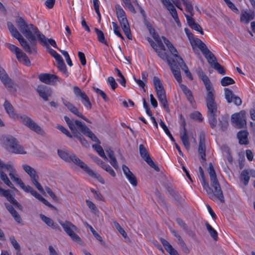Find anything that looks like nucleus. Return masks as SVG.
Instances as JSON below:
<instances>
[{
  "label": "nucleus",
  "instance_id": "1",
  "mask_svg": "<svg viewBox=\"0 0 255 255\" xmlns=\"http://www.w3.org/2000/svg\"><path fill=\"white\" fill-rule=\"evenodd\" d=\"M16 23L21 33L30 42L29 44L22 36L11 22H7V26L11 35L17 39L24 50L29 54H36V38L40 43L46 44V37L38 30V28L31 23H28L21 17H18Z\"/></svg>",
  "mask_w": 255,
  "mask_h": 255
},
{
  "label": "nucleus",
  "instance_id": "2",
  "mask_svg": "<svg viewBox=\"0 0 255 255\" xmlns=\"http://www.w3.org/2000/svg\"><path fill=\"white\" fill-rule=\"evenodd\" d=\"M200 177L199 179L203 186V189L206 191L210 199L215 200H219L221 203L225 202L224 197L219 181L217 179L216 174L212 165L210 162L209 167L208 169V172L210 175L211 185L214 190H212L210 187L208 181L206 180L204 173L201 166L199 168Z\"/></svg>",
  "mask_w": 255,
  "mask_h": 255
},
{
  "label": "nucleus",
  "instance_id": "3",
  "mask_svg": "<svg viewBox=\"0 0 255 255\" xmlns=\"http://www.w3.org/2000/svg\"><path fill=\"white\" fill-rule=\"evenodd\" d=\"M3 107L6 113L10 118L14 120H18L24 126L37 134L45 136L46 133L44 130L29 117L24 114H16L14 112L13 106L7 100L4 101Z\"/></svg>",
  "mask_w": 255,
  "mask_h": 255
},
{
  "label": "nucleus",
  "instance_id": "4",
  "mask_svg": "<svg viewBox=\"0 0 255 255\" xmlns=\"http://www.w3.org/2000/svg\"><path fill=\"white\" fill-rule=\"evenodd\" d=\"M1 142L5 149L9 152L16 154L26 153L23 148L18 144L16 139L11 135H7L2 136Z\"/></svg>",
  "mask_w": 255,
  "mask_h": 255
},
{
  "label": "nucleus",
  "instance_id": "5",
  "mask_svg": "<svg viewBox=\"0 0 255 255\" xmlns=\"http://www.w3.org/2000/svg\"><path fill=\"white\" fill-rule=\"evenodd\" d=\"M57 153L59 157L66 162L72 161L81 168L85 164L70 150L58 149Z\"/></svg>",
  "mask_w": 255,
  "mask_h": 255
},
{
  "label": "nucleus",
  "instance_id": "6",
  "mask_svg": "<svg viewBox=\"0 0 255 255\" xmlns=\"http://www.w3.org/2000/svg\"><path fill=\"white\" fill-rule=\"evenodd\" d=\"M208 109L207 117L210 126L212 128H214L217 124V117L220 113L218 111L217 105L215 102L206 103Z\"/></svg>",
  "mask_w": 255,
  "mask_h": 255
},
{
  "label": "nucleus",
  "instance_id": "7",
  "mask_svg": "<svg viewBox=\"0 0 255 255\" xmlns=\"http://www.w3.org/2000/svg\"><path fill=\"white\" fill-rule=\"evenodd\" d=\"M59 223L62 227L64 231L70 237L73 241L80 244H82V242L81 238L74 232V231L77 229L76 226L68 221H65V222L59 221Z\"/></svg>",
  "mask_w": 255,
  "mask_h": 255
},
{
  "label": "nucleus",
  "instance_id": "8",
  "mask_svg": "<svg viewBox=\"0 0 255 255\" xmlns=\"http://www.w3.org/2000/svg\"><path fill=\"white\" fill-rule=\"evenodd\" d=\"M23 169L24 171L30 176V179L32 183L34 185L35 187L41 193L44 192V190L38 182L39 176L37 175L36 170L27 164L22 165Z\"/></svg>",
  "mask_w": 255,
  "mask_h": 255
},
{
  "label": "nucleus",
  "instance_id": "9",
  "mask_svg": "<svg viewBox=\"0 0 255 255\" xmlns=\"http://www.w3.org/2000/svg\"><path fill=\"white\" fill-rule=\"evenodd\" d=\"M64 119L68 125L69 128L72 132L73 134V137H76L79 141L84 146H87L88 144V142L87 140L84 138L83 135L78 131L77 127L75 124V120L74 121L72 119H70L67 116H65Z\"/></svg>",
  "mask_w": 255,
  "mask_h": 255
},
{
  "label": "nucleus",
  "instance_id": "10",
  "mask_svg": "<svg viewBox=\"0 0 255 255\" xmlns=\"http://www.w3.org/2000/svg\"><path fill=\"white\" fill-rule=\"evenodd\" d=\"M231 120L234 126L238 128H244L247 125L246 112L241 111L239 113L232 115Z\"/></svg>",
  "mask_w": 255,
  "mask_h": 255
},
{
  "label": "nucleus",
  "instance_id": "11",
  "mask_svg": "<svg viewBox=\"0 0 255 255\" xmlns=\"http://www.w3.org/2000/svg\"><path fill=\"white\" fill-rule=\"evenodd\" d=\"M75 124L77 128L80 131L86 136L89 137L92 141L99 144L100 143V140L95 135L94 133L88 128L86 125L79 120H75Z\"/></svg>",
  "mask_w": 255,
  "mask_h": 255
},
{
  "label": "nucleus",
  "instance_id": "12",
  "mask_svg": "<svg viewBox=\"0 0 255 255\" xmlns=\"http://www.w3.org/2000/svg\"><path fill=\"white\" fill-rule=\"evenodd\" d=\"M38 79L41 82L48 85H54L57 81H62V79L57 76L49 73L40 74L38 75Z\"/></svg>",
  "mask_w": 255,
  "mask_h": 255
},
{
  "label": "nucleus",
  "instance_id": "13",
  "mask_svg": "<svg viewBox=\"0 0 255 255\" xmlns=\"http://www.w3.org/2000/svg\"><path fill=\"white\" fill-rule=\"evenodd\" d=\"M175 5L179 9L183 11L181 6V2L185 6L186 10L189 13L191 16L194 14L193 6L190 0H171Z\"/></svg>",
  "mask_w": 255,
  "mask_h": 255
},
{
  "label": "nucleus",
  "instance_id": "14",
  "mask_svg": "<svg viewBox=\"0 0 255 255\" xmlns=\"http://www.w3.org/2000/svg\"><path fill=\"white\" fill-rule=\"evenodd\" d=\"M163 4L169 10L170 14L174 19L178 26H180L181 23L179 19L177 11L169 0H160Z\"/></svg>",
  "mask_w": 255,
  "mask_h": 255
},
{
  "label": "nucleus",
  "instance_id": "15",
  "mask_svg": "<svg viewBox=\"0 0 255 255\" xmlns=\"http://www.w3.org/2000/svg\"><path fill=\"white\" fill-rule=\"evenodd\" d=\"M224 91L225 98L228 103L233 102L235 105L238 106L242 104V101L241 99L239 97L236 96L231 90L229 88H225Z\"/></svg>",
  "mask_w": 255,
  "mask_h": 255
},
{
  "label": "nucleus",
  "instance_id": "16",
  "mask_svg": "<svg viewBox=\"0 0 255 255\" xmlns=\"http://www.w3.org/2000/svg\"><path fill=\"white\" fill-rule=\"evenodd\" d=\"M63 104L67 108V109L73 114L77 117L82 119L86 122L91 123V122L83 114L79 112L77 108H76L73 104L67 100L62 99Z\"/></svg>",
  "mask_w": 255,
  "mask_h": 255
},
{
  "label": "nucleus",
  "instance_id": "17",
  "mask_svg": "<svg viewBox=\"0 0 255 255\" xmlns=\"http://www.w3.org/2000/svg\"><path fill=\"white\" fill-rule=\"evenodd\" d=\"M36 91L39 96L45 101H48L49 97H50L52 94V91L50 88L43 85L38 86Z\"/></svg>",
  "mask_w": 255,
  "mask_h": 255
},
{
  "label": "nucleus",
  "instance_id": "18",
  "mask_svg": "<svg viewBox=\"0 0 255 255\" xmlns=\"http://www.w3.org/2000/svg\"><path fill=\"white\" fill-rule=\"evenodd\" d=\"M175 61L174 59H173L172 61H168V64L170 68L174 77L180 85L181 84V83L182 82V78L180 69L179 67H178V66L175 64Z\"/></svg>",
  "mask_w": 255,
  "mask_h": 255
},
{
  "label": "nucleus",
  "instance_id": "19",
  "mask_svg": "<svg viewBox=\"0 0 255 255\" xmlns=\"http://www.w3.org/2000/svg\"><path fill=\"white\" fill-rule=\"evenodd\" d=\"M0 80L2 83L7 88H12L13 81L9 77L5 70L0 67Z\"/></svg>",
  "mask_w": 255,
  "mask_h": 255
},
{
  "label": "nucleus",
  "instance_id": "20",
  "mask_svg": "<svg viewBox=\"0 0 255 255\" xmlns=\"http://www.w3.org/2000/svg\"><path fill=\"white\" fill-rule=\"evenodd\" d=\"M122 169L126 178L128 179L130 184L132 186H136L137 185V181L135 176L130 171L128 166L123 165Z\"/></svg>",
  "mask_w": 255,
  "mask_h": 255
},
{
  "label": "nucleus",
  "instance_id": "21",
  "mask_svg": "<svg viewBox=\"0 0 255 255\" xmlns=\"http://www.w3.org/2000/svg\"><path fill=\"white\" fill-rule=\"evenodd\" d=\"M185 16L186 18L187 21L189 26L193 29L198 31L201 34H204V31L201 26L195 20L190 16L188 14H185Z\"/></svg>",
  "mask_w": 255,
  "mask_h": 255
},
{
  "label": "nucleus",
  "instance_id": "22",
  "mask_svg": "<svg viewBox=\"0 0 255 255\" xmlns=\"http://www.w3.org/2000/svg\"><path fill=\"white\" fill-rule=\"evenodd\" d=\"M198 153L201 156L202 161H201L202 164L205 162L206 160V153H205V138L204 136H200V141L198 146Z\"/></svg>",
  "mask_w": 255,
  "mask_h": 255
},
{
  "label": "nucleus",
  "instance_id": "23",
  "mask_svg": "<svg viewBox=\"0 0 255 255\" xmlns=\"http://www.w3.org/2000/svg\"><path fill=\"white\" fill-rule=\"evenodd\" d=\"M255 15V12L253 11L250 10L244 11L241 14V21L247 24L250 20L254 18Z\"/></svg>",
  "mask_w": 255,
  "mask_h": 255
},
{
  "label": "nucleus",
  "instance_id": "24",
  "mask_svg": "<svg viewBox=\"0 0 255 255\" xmlns=\"http://www.w3.org/2000/svg\"><path fill=\"white\" fill-rule=\"evenodd\" d=\"M180 137L185 147L187 150H189L190 147V144L189 142V137L188 136L187 130L186 127H183L182 131H180Z\"/></svg>",
  "mask_w": 255,
  "mask_h": 255
},
{
  "label": "nucleus",
  "instance_id": "25",
  "mask_svg": "<svg viewBox=\"0 0 255 255\" xmlns=\"http://www.w3.org/2000/svg\"><path fill=\"white\" fill-rule=\"evenodd\" d=\"M82 169L89 176L96 178L102 184H105L104 180L102 176L99 174L97 175L86 163Z\"/></svg>",
  "mask_w": 255,
  "mask_h": 255
},
{
  "label": "nucleus",
  "instance_id": "26",
  "mask_svg": "<svg viewBox=\"0 0 255 255\" xmlns=\"http://www.w3.org/2000/svg\"><path fill=\"white\" fill-rule=\"evenodd\" d=\"M178 225L180 226L184 232L190 237H193L195 235L194 232L191 230L185 223V222L180 218H177L176 220Z\"/></svg>",
  "mask_w": 255,
  "mask_h": 255
},
{
  "label": "nucleus",
  "instance_id": "27",
  "mask_svg": "<svg viewBox=\"0 0 255 255\" xmlns=\"http://www.w3.org/2000/svg\"><path fill=\"white\" fill-rule=\"evenodd\" d=\"M190 43L193 49H194L195 46H197L200 49L202 53H203L207 49H208L206 44L199 38H194L191 41Z\"/></svg>",
  "mask_w": 255,
  "mask_h": 255
},
{
  "label": "nucleus",
  "instance_id": "28",
  "mask_svg": "<svg viewBox=\"0 0 255 255\" xmlns=\"http://www.w3.org/2000/svg\"><path fill=\"white\" fill-rule=\"evenodd\" d=\"M249 133L247 130H241L237 133V137L240 144H248L249 143L248 136Z\"/></svg>",
  "mask_w": 255,
  "mask_h": 255
},
{
  "label": "nucleus",
  "instance_id": "29",
  "mask_svg": "<svg viewBox=\"0 0 255 255\" xmlns=\"http://www.w3.org/2000/svg\"><path fill=\"white\" fill-rule=\"evenodd\" d=\"M180 88L183 91V93L186 95V98L188 101L191 103L192 104L195 102L192 93L190 90L188 88V87L183 85L180 84Z\"/></svg>",
  "mask_w": 255,
  "mask_h": 255
},
{
  "label": "nucleus",
  "instance_id": "30",
  "mask_svg": "<svg viewBox=\"0 0 255 255\" xmlns=\"http://www.w3.org/2000/svg\"><path fill=\"white\" fill-rule=\"evenodd\" d=\"M203 54L205 57L207 59L209 64L212 67V65L214 62H217V59L215 56L214 54L209 50V49H207L206 50L203 52Z\"/></svg>",
  "mask_w": 255,
  "mask_h": 255
},
{
  "label": "nucleus",
  "instance_id": "31",
  "mask_svg": "<svg viewBox=\"0 0 255 255\" xmlns=\"http://www.w3.org/2000/svg\"><path fill=\"white\" fill-rule=\"evenodd\" d=\"M139 151L141 157L146 162V161H148L151 159L149 153L144 145L140 144L139 145Z\"/></svg>",
  "mask_w": 255,
  "mask_h": 255
},
{
  "label": "nucleus",
  "instance_id": "32",
  "mask_svg": "<svg viewBox=\"0 0 255 255\" xmlns=\"http://www.w3.org/2000/svg\"><path fill=\"white\" fill-rule=\"evenodd\" d=\"M206 89L207 91L206 97V103L215 102V91L213 86L210 87L209 89L206 88Z\"/></svg>",
  "mask_w": 255,
  "mask_h": 255
},
{
  "label": "nucleus",
  "instance_id": "33",
  "mask_svg": "<svg viewBox=\"0 0 255 255\" xmlns=\"http://www.w3.org/2000/svg\"><path fill=\"white\" fill-rule=\"evenodd\" d=\"M0 177L6 185L15 191L17 190L16 188L14 187L13 184L9 180L7 175L2 170V169H0Z\"/></svg>",
  "mask_w": 255,
  "mask_h": 255
},
{
  "label": "nucleus",
  "instance_id": "34",
  "mask_svg": "<svg viewBox=\"0 0 255 255\" xmlns=\"http://www.w3.org/2000/svg\"><path fill=\"white\" fill-rule=\"evenodd\" d=\"M0 194L4 197L6 200L11 203L15 199L13 196L11 194L9 190H5L0 187Z\"/></svg>",
  "mask_w": 255,
  "mask_h": 255
},
{
  "label": "nucleus",
  "instance_id": "35",
  "mask_svg": "<svg viewBox=\"0 0 255 255\" xmlns=\"http://www.w3.org/2000/svg\"><path fill=\"white\" fill-rule=\"evenodd\" d=\"M11 180L17 184L24 191L26 190L27 186L25 185L21 179L19 178L16 174L13 173L11 176H9Z\"/></svg>",
  "mask_w": 255,
  "mask_h": 255
},
{
  "label": "nucleus",
  "instance_id": "36",
  "mask_svg": "<svg viewBox=\"0 0 255 255\" xmlns=\"http://www.w3.org/2000/svg\"><path fill=\"white\" fill-rule=\"evenodd\" d=\"M229 126L228 118L226 117L222 116L221 119H219V126L222 131L227 130Z\"/></svg>",
  "mask_w": 255,
  "mask_h": 255
},
{
  "label": "nucleus",
  "instance_id": "37",
  "mask_svg": "<svg viewBox=\"0 0 255 255\" xmlns=\"http://www.w3.org/2000/svg\"><path fill=\"white\" fill-rule=\"evenodd\" d=\"M57 66L58 70L65 74L66 77L68 76L69 73L63 59L57 61Z\"/></svg>",
  "mask_w": 255,
  "mask_h": 255
},
{
  "label": "nucleus",
  "instance_id": "38",
  "mask_svg": "<svg viewBox=\"0 0 255 255\" xmlns=\"http://www.w3.org/2000/svg\"><path fill=\"white\" fill-rule=\"evenodd\" d=\"M250 178L249 171L247 169L243 170L241 173L240 178L245 186L248 185Z\"/></svg>",
  "mask_w": 255,
  "mask_h": 255
},
{
  "label": "nucleus",
  "instance_id": "39",
  "mask_svg": "<svg viewBox=\"0 0 255 255\" xmlns=\"http://www.w3.org/2000/svg\"><path fill=\"white\" fill-rule=\"evenodd\" d=\"M73 92L77 97L81 98V101L88 96L84 92L82 91L79 87L76 86L73 87Z\"/></svg>",
  "mask_w": 255,
  "mask_h": 255
},
{
  "label": "nucleus",
  "instance_id": "40",
  "mask_svg": "<svg viewBox=\"0 0 255 255\" xmlns=\"http://www.w3.org/2000/svg\"><path fill=\"white\" fill-rule=\"evenodd\" d=\"M25 192L30 193L32 196L35 197L40 201H41L44 198L40 194H39L36 190H35L31 186L27 185V189Z\"/></svg>",
  "mask_w": 255,
  "mask_h": 255
},
{
  "label": "nucleus",
  "instance_id": "41",
  "mask_svg": "<svg viewBox=\"0 0 255 255\" xmlns=\"http://www.w3.org/2000/svg\"><path fill=\"white\" fill-rule=\"evenodd\" d=\"M94 29L97 34L98 41L103 44L108 45V43L106 40H105V35L103 32H102L101 30H99L97 28H95Z\"/></svg>",
  "mask_w": 255,
  "mask_h": 255
},
{
  "label": "nucleus",
  "instance_id": "42",
  "mask_svg": "<svg viewBox=\"0 0 255 255\" xmlns=\"http://www.w3.org/2000/svg\"><path fill=\"white\" fill-rule=\"evenodd\" d=\"M206 226L210 236L214 240L217 241L218 238L217 231L208 223H206Z\"/></svg>",
  "mask_w": 255,
  "mask_h": 255
},
{
  "label": "nucleus",
  "instance_id": "43",
  "mask_svg": "<svg viewBox=\"0 0 255 255\" xmlns=\"http://www.w3.org/2000/svg\"><path fill=\"white\" fill-rule=\"evenodd\" d=\"M115 9L118 19L123 18L124 17H126V14L125 11L120 4H116L115 5Z\"/></svg>",
  "mask_w": 255,
  "mask_h": 255
},
{
  "label": "nucleus",
  "instance_id": "44",
  "mask_svg": "<svg viewBox=\"0 0 255 255\" xmlns=\"http://www.w3.org/2000/svg\"><path fill=\"white\" fill-rule=\"evenodd\" d=\"M92 147L98 153L100 156L103 157L106 160H108V159L107 157L106 156L104 151L101 146H100V145L94 144L92 145Z\"/></svg>",
  "mask_w": 255,
  "mask_h": 255
},
{
  "label": "nucleus",
  "instance_id": "45",
  "mask_svg": "<svg viewBox=\"0 0 255 255\" xmlns=\"http://www.w3.org/2000/svg\"><path fill=\"white\" fill-rule=\"evenodd\" d=\"M159 125L161 126V127L163 128L165 133L170 137L171 141H173V142H175L174 138L172 136L171 133H170V131L169 130L167 126L165 125L164 122L162 121L161 120H160Z\"/></svg>",
  "mask_w": 255,
  "mask_h": 255
},
{
  "label": "nucleus",
  "instance_id": "46",
  "mask_svg": "<svg viewBox=\"0 0 255 255\" xmlns=\"http://www.w3.org/2000/svg\"><path fill=\"white\" fill-rule=\"evenodd\" d=\"M235 83V81L229 77H224L221 80V84L223 86H227Z\"/></svg>",
  "mask_w": 255,
  "mask_h": 255
},
{
  "label": "nucleus",
  "instance_id": "47",
  "mask_svg": "<svg viewBox=\"0 0 255 255\" xmlns=\"http://www.w3.org/2000/svg\"><path fill=\"white\" fill-rule=\"evenodd\" d=\"M153 84L155 90L164 88L161 80L157 77H153Z\"/></svg>",
  "mask_w": 255,
  "mask_h": 255
},
{
  "label": "nucleus",
  "instance_id": "48",
  "mask_svg": "<svg viewBox=\"0 0 255 255\" xmlns=\"http://www.w3.org/2000/svg\"><path fill=\"white\" fill-rule=\"evenodd\" d=\"M118 20L123 30L130 28L127 17H124Z\"/></svg>",
  "mask_w": 255,
  "mask_h": 255
},
{
  "label": "nucleus",
  "instance_id": "49",
  "mask_svg": "<svg viewBox=\"0 0 255 255\" xmlns=\"http://www.w3.org/2000/svg\"><path fill=\"white\" fill-rule=\"evenodd\" d=\"M212 67L216 70L218 72L223 75L226 74V72L223 66L220 64L218 62H214L212 65Z\"/></svg>",
  "mask_w": 255,
  "mask_h": 255
},
{
  "label": "nucleus",
  "instance_id": "50",
  "mask_svg": "<svg viewBox=\"0 0 255 255\" xmlns=\"http://www.w3.org/2000/svg\"><path fill=\"white\" fill-rule=\"evenodd\" d=\"M56 128L59 129L60 131H61L63 133L66 135L68 137L70 138H72L73 137V135H72L70 132L63 126L57 124L56 126Z\"/></svg>",
  "mask_w": 255,
  "mask_h": 255
},
{
  "label": "nucleus",
  "instance_id": "51",
  "mask_svg": "<svg viewBox=\"0 0 255 255\" xmlns=\"http://www.w3.org/2000/svg\"><path fill=\"white\" fill-rule=\"evenodd\" d=\"M113 29H114V32L116 35H117L118 36L120 37L122 40H124V37L122 35V34L121 33L119 25L118 24L115 22H112Z\"/></svg>",
  "mask_w": 255,
  "mask_h": 255
},
{
  "label": "nucleus",
  "instance_id": "52",
  "mask_svg": "<svg viewBox=\"0 0 255 255\" xmlns=\"http://www.w3.org/2000/svg\"><path fill=\"white\" fill-rule=\"evenodd\" d=\"M114 225L116 228L119 231V232L122 235L124 238L128 237L127 234L124 229L121 226V225L117 222H114Z\"/></svg>",
  "mask_w": 255,
  "mask_h": 255
},
{
  "label": "nucleus",
  "instance_id": "53",
  "mask_svg": "<svg viewBox=\"0 0 255 255\" xmlns=\"http://www.w3.org/2000/svg\"><path fill=\"white\" fill-rule=\"evenodd\" d=\"M160 242L164 247L165 250L168 252L173 249L172 246L169 243V242L164 239L161 238Z\"/></svg>",
  "mask_w": 255,
  "mask_h": 255
},
{
  "label": "nucleus",
  "instance_id": "54",
  "mask_svg": "<svg viewBox=\"0 0 255 255\" xmlns=\"http://www.w3.org/2000/svg\"><path fill=\"white\" fill-rule=\"evenodd\" d=\"M102 168L108 172L112 176H116L115 172L109 165L105 164V165H102Z\"/></svg>",
  "mask_w": 255,
  "mask_h": 255
},
{
  "label": "nucleus",
  "instance_id": "55",
  "mask_svg": "<svg viewBox=\"0 0 255 255\" xmlns=\"http://www.w3.org/2000/svg\"><path fill=\"white\" fill-rule=\"evenodd\" d=\"M2 168L5 169L9 172V176H11L13 173H15V170L13 166L9 164H5L4 163V165L2 166Z\"/></svg>",
  "mask_w": 255,
  "mask_h": 255
},
{
  "label": "nucleus",
  "instance_id": "56",
  "mask_svg": "<svg viewBox=\"0 0 255 255\" xmlns=\"http://www.w3.org/2000/svg\"><path fill=\"white\" fill-rule=\"evenodd\" d=\"M48 52L55 59L56 61H59L60 60L63 59L62 57L57 53L56 51L52 49V48H48Z\"/></svg>",
  "mask_w": 255,
  "mask_h": 255
},
{
  "label": "nucleus",
  "instance_id": "57",
  "mask_svg": "<svg viewBox=\"0 0 255 255\" xmlns=\"http://www.w3.org/2000/svg\"><path fill=\"white\" fill-rule=\"evenodd\" d=\"M10 241L14 248L17 251V252L20 251V247L19 244L17 242L13 236L10 237L9 238Z\"/></svg>",
  "mask_w": 255,
  "mask_h": 255
},
{
  "label": "nucleus",
  "instance_id": "58",
  "mask_svg": "<svg viewBox=\"0 0 255 255\" xmlns=\"http://www.w3.org/2000/svg\"><path fill=\"white\" fill-rule=\"evenodd\" d=\"M59 51L63 55V56L65 57L67 63L68 65L70 66H71L72 65V62L70 59V57L68 53L64 50H62L61 49H59Z\"/></svg>",
  "mask_w": 255,
  "mask_h": 255
},
{
  "label": "nucleus",
  "instance_id": "59",
  "mask_svg": "<svg viewBox=\"0 0 255 255\" xmlns=\"http://www.w3.org/2000/svg\"><path fill=\"white\" fill-rule=\"evenodd\" d=\"M155 91L158 100L166 98L165 91L164 88L156 90Z\"/></svg>",
  "mask_w": 255,
  "mask_h": 255
},
{
  "label": "nucleus",
  "instance_id": "60",
  "mask_svg": "<svg viewBox=\"0 0 255 255\" xmlns=\"http://www.w3.org/2000/svg\"><path fill=\"white\" fill-rule=\"evenodd\" d=\"M93 89L95 92L97 94L100 95L105 101H108L109 100V98L107 96L106 94L102 90L95 87H93Z\"/></svg>",
  "mask_w": 255,
  "mask_h": 255
},
{
  "label": "nucleus",
  "instance_id": "61",
  "mask_svg": "<svg viewBox=\"0 0 255 255\" xmlns=\"http://www.w3.org/2000/svg\"><path fill=\"white\" fill-rule=\"evenodd\" d=\"M40 218L42 221H43L49 227H50L51 224L53 222V221L51 219L45 216L44 215L40 214Z\"/></svg>",
  "mask_w": 255,
  "mask_h": 255
},
{
  "label": "nucleus",
  "instance_id": "62",
  "mask_svg": "<svg viewBox=\"0 0 255 255\" xmlns=\"http://www.w3.org/2000/svg\"><path fill=\"white\" fill-rule=\"evenodd\" d=\"M108 82L113 90H115L118 87V84L113 77L110 76L108 79Z\"/></svg>",
  "mask_w": 255,
  "mask_h": 255
},
{
  "label": "nucleus",
  "instance_id": "63",
  "mask_svg": "<svg viewBox=\"0 0 255 255\" xmlns=\"http://www.w3.org/2000/svg\"><path fill=\"white\" fill-rule=\"evenodd\" d=\"M88 207L94 213L98 212L99 210L95 205L91 201L87 200L86 201Z\"/></svg>",
  "mask_w": 255,
  "mask_h": 255
},
{
  "label": "nucleus",
  "instance_id": "64",
  "mask_svg": "<svg viewBox=\"0 0 255 255\" xmlns=\"http://www.w3.org/2000/svg\"><path fill=\"white\" fill-rule=\"evenodd\" d=\"M200 79L203 82L206 88L209 89L210 87L212 86V83H211L209 78L206 75L202 76Z\"/></svg>",
  "mask_w": 255,
  "mask_h": 255
}]
</instances>
